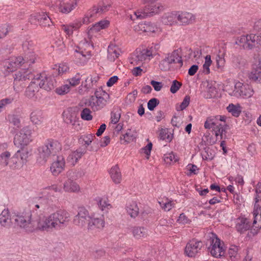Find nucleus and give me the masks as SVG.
Masks as SVG:
<instances>
[{
  "label": "nucleus",
  "mask_w": 261,
  "mask_h": 261,
  "mask_svg": "<svg viewBox=\"0 0 261 261\" xmlns=\"http://www.w3.org/2000/svg\"><path fill=\"white\" fill-rule=\"evenodd\" d=\"M70 219V214L64 209H59L48 216H37L34 211L27 210L19 214L15 221L27 232L36 231L49 232L65 228Z\"/></svg>",
  "instance_id": "f257e3e1"
},
{
  "label": "nucleus",
  "mask_w": 261,
  "mask_h": 261,
  "mask_svg": "<svg viewBox=\"0 0 261 261\" xmlns=\"http://www.w3.org/2000/svg\"><path fill=\"white\" fill-rule=\"evenodd\" d=\"M46 80L45 73H42L39 75H37L27 87L25 92V96L29 98H36V95L40 88H43L47 91L53 89L54 87V81L50 80L47 84H45V81Z\"/></svg>",
  "instance_id": "f03ea898"
},
{
  "label": "nucleus",
  "mask_w": 261,
  "mask_h": 261,
  "mask_svg": "<svg viewBox=\"0 0 261 261\" xmlns=\"http://www.w3.org/2000/svg\"><path fill=\"white\" fill-rule=\"evenodd\" d=\"M61 149L62 145L59 141L47 140L44 145L38 148L37 162L41 165L44 164L51 156L56 155Z\"/></svg>",
  "instance_id": "7ed1b4c3"
},
{
  "label": "nucleus",
  "mask_w": 261,
  "mask_h": 261,
  "mask_svg": "<svg viewBox=\"0 0 261 261\" xmlns=\"http://www.w3.org/2000/svg\"><path fill=\"white\" fill-rule=\"evenodd\" d=\"M109 97V95L107 92L99 88L95 91L94 95L91 96L85 103L93 111H98L106 106Z\"/></svg>",
  "instance_id": "20e7f679"
},
{
  "label": "nucleus",
  "mask_w": 261,
  "mask_h": 261,
  "mask_svg": "<svg viewBox=\"0 0 261 261\" xmlns=\"http://www.w3.org/2000/svg\"><path fill=\"white\" fill-rule=\"evenodd\" d=\"M155 54L154 48L150 47L143 49H136L132 56L130 63L134 65L140 66L145 61L150 60Z\"/></svg>",
  "instance_id": "39448f33"
},
{
  "label": "nucleus",
  "mask_w": 261,
  "mask_h": 261,
  "mask_svg": "<svg viewBox=\"0 0 261 261\" xmlns=\"http://www.w3.org/2000/svg\"><path fill=\"white\" fill-rule=\"evenodd\" d=\"M178 63L180 67L182 66L181 59V50L178 48L173 50L172 53L167 54L165 58L160 63V67L162 70H167L169 69L172 64Z\"/></svg>",
  "instance_id": "423d86ee"
},
{
  "label": "nucleus",
  "mask_w": 261,
  "mask_h": 261,
  "mask_svg": "<svg viewBox=\"0 0 261 261\" xmlns=\"http://www.w3.org/2000/svg\"><path fill=\"white\" fill-rule=\"evenodd\" d=\"M226 247L224 242L216 236H213L210 240L208 251L210 254L216 258H220L225 254Z\"/></svg>",
  "instance_id": "0eeeda50"
},
{
  "label": "nucleus",
  "mask_w": 261,
  "mask_h": 261,
  "mask_svg": "<svg viewBox=\"0 0 261 261\" xmlns=\"http://www.w3.org/2000/svg\"><path fill=\"white\" fill-rule=\"evenodd\" d=\"M254 93L253 87L247 84H243L240 82H237L234 85V89L228 94L236 97L249 98L251 97Z\"/></svg>",
  "instance_id": "6e6552de"
},
{
  "label": "nucleus",
  "mask_w": 261,
  "mask_h": 261,
  "mask_svg": "<svg viewBox=\"0 0 261 261\" xmlns=\"http://www.w3.org/2000/svg\"><path fill=\"white\" fill-rule=\"evenodd\" d=\"M143 9H139L134 13L137 18L143 19L147 16H152L158 14L163 9L160 3H147Z\"/></svg>",
  "instance_id": "1a4fd4ad"
},
{
  "label": "nucleus",
  "mask_w": 261,
  "mask_h": 261,
  "mask_svg": "<svg viewBox=\"0 0 261 261\" xmlns=\"http://www.w3.org/2000/svg\"><path fill=\"white\" fill-rule=\"evenodd\" d=\"M32 130L30 127H23L14 137L15 145L18 147L27 145L32 141Z\"/></svg>",
  "instance_id": "9d476101"
},
{
  "label": "nucleus",
  "mask_w": 261,
  "mask_h": 261,
  "mask_svg": "<svg viewBox=\"0 0 261 261\" xmlns=\"http://www.w3.org/2000/svg\"><path fill=\"white\" fill-rule=\"evenodd\" d=\"M88 229L90 230H101L105 225V217L98 213L90 214V218L87 223Z\"/></svg>",
  "instance_id": "9b49d317"
},
{
  "label": "nucleus",
  "mask_w": 261,
  "mask_h": 261,
  "mask_svg": "<svg viewBox=\"0 0 261 261\" xmlns=\"http://www.w3.org/2000/svg\"><path fill=\"white\" fill-rule=\"evenodd\" d=\"M226 119L224 115L210 116L206 118L204 126L206 129H214L223 126L226 123Z\"/></svg>",
  "instance_id": "f8f14e48"
},
{
  "label": "nucleus",
  "mask_w": 261,
  "mask_h": 261,
  "mask_svg": "<svg viewBox=\"0 0 261 261\" xmlns=\"http://www.w3.org/2000/svg\"><path fill=\"white\" fill-rule=\"evenodd\" d=\"M202 246V242L196 240H191L186 246L185 253L188 257H195L199 252Z\"/></svg>",
  "instance_id": "ddd939ff"
},
{
  "label": "nucleus",
  "mask_w": 261,
  "mask_h": 261,
  "mask_svg": "<svg viewBox=\"0 0 261 261\" xmlns=\"http://www.w3.org/2000/svg\"><path fill=\"white\" fill-rule=\"evenodd\" d=\"M74 174L73 170H69L66 172V176L68 179L66 180L63 184V189L67 192L77 193L80 192L81 188L80 186L73 179H71L72 175Z\"/></svg>",
  "instance_id": "4468645a"
},
{
  "label": "nucleus",
  "mask_w": 261,
  "mask_h": 261,
  "mask_svg": "<svg viewBox=\"0 0 261 261\" xmlns=\"http://www.w3.org/2000/svg\"><path fill=\"white\" fill-rule=\"evenodd\" d=\"M254 38V34H253L242 35L237 38L236 43L244 49H251L255 47Z\"/></svg>",
  "instance_id": "2eb2a0df"
},
{
  "label": "nucleus",
  "mask_w": 261,
  "mask_h": 261,
  "mask_svg": "<svg viewBox=\"0 0 261 261\" xmlns=\"http://www.w3.org/2000/svg\"><path fill=\"white\" fill-rule=\"evenodd\" d=\"M90 214L85 207H80L77 214L74 217L73 223L80 227H83L89 222Z\"/></svg>",
  "instance_id": "dca6fc26"
},
{
  "label": "nucleus",
  "mask_w": 261,
  "mask_h": 261,
  "mask_svg": "<svg viewBox=\"0 0 261 261\" xmlns=\"http://www.w3.org/2000/svg\"><path fill=\"white\" fill-rule=\"evenodd\" d=\"M28 152L26 150H18L12 156L11 166L16 167V169L21 167L27 161Z\"/></svg>",
  "instance_id": "f3484780"
},
{
  "label": "nucleus",
  "mask_w": 261,
  "mask_h": 261,
  "mask_svg": "<svg viewBox=\"0 0 261 261\" xmlns=\"http://www.w3.org/2000/svg\"><path fill=\"white\" fill-rule=\"evenodd\" d=\"M78 0H58L59 4H57L59 11L64 14H68L75 8Z\"/></svg>",
  "instance_id": "a211bd4d"
},
{
  "label": "nucleus",
  "mask_w": 261,
  "mask_h": 261,
  "mask_svg": "<svg viewBox=\"0 0 261 261\" xmlns=\"http://www.w3.org/2000/svg\"><path fill=\"white\" fill-rule=\"evenodd\" d=\"M28 72V71L22 70L19 71L15 74L14 81V88L16 91L19 92L24 87L23 83L21 82L29 79V74Z\"/></svg>",
  "instance_id": "6ab92c4d"
},
{
  "label": "nucleus",
  "mask_w": 261,
  "mask_h": 261,
  "mask_svg": "<svg viewBox=\"0 0 261 261\" xmlns=\"http://www.w3.org/2000/svg\"><path fill=\"white\" fill-rule=\"evenodd\" d=\"M252 214L253 216V227L254 228L251 229L248 232V235L250 237L256 234L261 228V210L253 209Z\"/></svg>",
  "instance_id": "aec40b11"
},
{
  "label": "nucleus",
  "mask_w": 261,
  "mask_h": 261,
  "mask_svg": "<svg viewBox=\"0 0 261 261\" xmlns=\"http://www.w3.org/2000/svg\"><path fill=\"white\" fill-rule=\"evenodd\" d=\"M65 161L62 156H58L57 159L53 162L50 167V170L54 176L60 174L65 169Z\"/></svg>",
  "instance_id": "412c9836"
},
{
  "label": "nucleus",
  "mask_w": 261,
  "mask_h": 261,
  "mask_svg": "<svg viewBox=\"0 0 261 261\" xmlns=\"http://www.w3.org/2000/svg\"><path fill=\"white\" fill-rule=\"evenodd\" d=\"M109 22L108 20H101L94 24L87 31L89 39L91 40L94 37H97L98 32L102 29L108 27Z\"/></svg>",
  "instance_id": "4be33fe9"
},
{
  "label": "nucleus",
  "mask_w": 261,
  "mask_h": 261,
  "mask_svg": "<svg viewBox=\"0 0 261 261\" xmlns=\"http://www.w3.org/2000/svg\"><path fill=\"white\" fill-rule=\"evenodd\" d=\"M134 30L138 33H154L158 31L155 24L150 22H142L134 26Z\"/></svg>",
  "instance_id": "5701e85b"
},
{
  "label": "nucleus",
  "mask_w": 261,
  "mask_h": 261,
  "mask_svg": "<svg viewBox=\"0 0 261 261\" xmlns=\"http://www.w3.org/2000/svg\"><path fill=\"white\" fill-rule=\"evenodd\" d=\"M178 24L188 25L193 23L195 19V16L191 13L186 11H177Z\"/></svg>",
  "instance_id": "b1692460"
},
{
  "label": "nucleus",
  "mask_w": 261,
  "mask_h": 261,
  "mask_svg": "<svg viewBox=\"0 0 261 261\" xmlns=\"http://www.w3.org/2000/svg\"><path fill=\"white\" fill-rule=\"evenodd\" d=\"M82 25L81 19H76L69 24H63L61 26V30L63 31L68 36L72 35L73 31L79 29Z\"/></svg>",
  "instance_id": "393cba45"
},
{
  "label": "nucleus",
  "mask_w": 261,
  "mask_h": 261,
  "mask_svg": "<svg viewBox=\"0 0 261 261\" xmlns=\"http://www.w3.org/2000/svg\"><path fill=\"white\" fill-rule=\"evenodd\" d=\"M162 22L166 25H174L177 24V12L173 11L165 14L162 17Z\"/></svg>",
  "instance_id": "a878e982"
},
{
  "label": "nucleus",
  "mask_w": 261,
  "mask_h": 261,
  "mask_svg": "<svg viewBox=\"0 0 261 261\" xmlns=\"http://www.w3.org/2000/svg\"><path fill=\"white\" fill-rule=\"evenodd\" d=\"M0 225L5 228H10L12 225L10 212L8 208H5L0 214Z\"/></svg>",
  "instance_id": "bb28decb"
},
{
  "label": "nucleus",
  "mask_w": 261,
  "mask_h": 261,
  "mask_svg": "<svg viewBox=\"0 0 261 261\" xmlns=\"http://www.w3.org/2000/svg\"><path fill=\"white\" fill-rule=\"evenodd\" d=\"M109 173L111 179L115 184H119L121 183L122 181V174L117 165L112 167Z\"/></svg>",
  "instance_id": "cd10ccee"
},
{
  "label": "nucleus",
  "mask_w": 261,
  "mask_h": 261,
  "mask_svg": "<svg viewBox=\"0 0 261 261\" xmlns=\"http://www.w3.org/2000/svg\"><path fill=\"white\" fill-rule=\"evenodd\" d=\"M137 132L134 128L127 129L126 132L120 137L122 143H128L134 141L137 137Z\"/></svg>",
  "instance_id": "c85d7f7f"
},
{
  "label": "nucleus",
  "mask_w": 261,
  "mask_h": 261,
  "mask_svg": "<svg viewBox=\"0 0 261 261\" xmlns=\"http://www.w3.org/2000/svg\"><path fill=\"white\" fill-rule=\"evenodd\" d=\"M30 121L35 125H40L43 122V112L39 110H33L30 115Z\"/></svg>",
  "instance_id": "c756f323"
},
{
  "label": "nucleus",
  "mask_w": 261,
  "mask_h": 261,
  "mask_svg": "<svg viewBox=\"0 0 261 261\" xmlns=\"http://www.w3.org/2000/svg\"><path fill=\"white\" fill-rule=\"evenodd\" d=\"M97 10V9L95 6H94L92 9H90L87 12L85 17L81 20L82 24H88L94 21L96 18L100 16L98 11Z\"/></svg>",
  "instance_id": "7c9ffc66"
},
{
  "label": "nucleus",
  "mask_w": 261,
  "mask_h": 261,
  "mask_svg": "<svg viewBox=\"0 0 261 261\" xmlns=\"http://www.w3.org/2000/svg\"><path fill=\"white\" fill-rule=\"evenodd\" d=\"M63 117L64 121L69 124L73 126L76 124L78 118L77 113L75 111H72L71 110H68L63 113Z\"/></svg>",
  "instance_id": "2f4dec72"
},
{
  "label": "nucleus",
  "mask_w": 261,
  "mask_h": 261,
  "mask_svg": "<svg viewBox=\"0 0 261 261\" xmlns=\"http://www.w3.org/2000/svg\"><path fill=\"white\" fill-rule=\"evenodd\" d=\"M249 77L250 80L260 83L261 82V63L258 64H254L252 69L249 74Z\"/></svg>",
  "instance_id": "473e14b6"
},
{
  "label": "nucleus",
  "mask_w": 261,
  "mask_h": 261,
  "mask_svg": "<svg viewBox=\"0 0 261 261\" xmlns=\"http://www.w3.org/2000/svg\"><path fill=\"white\" fill-rule=\"evenodd\" d=\"M120 50L119 48L113 44H110L108 48V59L110 61L113 62L120 55Z\"/></svg>",
  "instance_id": "72a5a7b5"
},
{
  "label": "nucleus",
  "mask_w": 261,
  "mask_h": 261,
  "mask_svg": "<svg viewBox=\"0 0 261 261\" xmlns=\"http://www.w3.org/2000/svg\"><path fill=\"white\" fill-rule=\"evenodd\" d=\"M11 154L8 151H5L0 154V166L2 167L9 166L11 169H16V167H12L11 165L12 156L11 158Z\"/></svg>",
  "instance_id": "f704fd0d"
},
{
  "label": "nucleus",
  "mask_w": 261,
  "mask_h": 261,
  "mask_svg": "<svg viewBox=\"0 0 261 261\" xmlns=\"http://www.w3.org/2000/svg\"><path fill=\"white\" fill-rule=\"evenodd\" d=\"M253 209L261 210V182L257 184L253 199Z\"/></svg>",
  "instance_id": "c9c22d12"
},
{
  "label": "nucleus",
  "mask_w": 261,
  "mask_h": 261,
  "mask_svg": "<svg viewBox=\"0 0 261 261\" xmlns=\"http://www.w3.org/2000/svg\"><path fill=\"white\" fill-rule=\"evenodd\" d=\"M131 232L136 239L145 238L148 235L147 229L143 227H134L132 228Z\"/></svg>",
  "instance_id": "e433bc0d"
},
{
  "label": "nucleus",
  "mask_w": 261,
  "mask_h": 261,
  "mask_svg": "<svg viewBox=\"0 0 261 261\" xmlns=\"http://www.w3.org/2000/svg\"><path fill=\"white\" fill-rule=\"evenodd\" d=\"M84 154V152L80 150L72 152L67 157V163L72 166H74Z\"/></svg>",
  "instance_id": "4c0bfd02"
},
{
  "label": "nucleus",
  "mask_w": 261,
  "mask_h": 261,
  "mask_svg": "<svg viewBox=\"0 0 261 261\" xmlns=\"http://www.w3.org/2000/svg\"><path fill=\"white\" fill-rule=\"evenodd\" d=\"M250 227L249 221L244 218H241L238 219L236 224V228L238 231L243 233L248 230Z\"/></svg>",
  "instance_id": "58836bf2"
},
{
  "label": "nucleus",
  "mask_w": 261,
  "mask_h": 261,
  "mask_svg": "<svg viewBox=\"0 0 261 261\" xmlns=\"http://www.w3.org/2000/svg\"><path fill=\"white\" fill-rule=\"evenodd\" d=\"M16 70V69L14 66L13 62H12L11 58L3 63L2 70L4 71L5 74L7 75Z\"/></svg>",
  "instance_id": "ea45409f"
},
{
  "label": "nucleus",
  "mask_w": 261,
  "mask_h": 261,
  "mask_svg": "<svg viewBox=\"0 0 261 261\" xmlns=\"http://www.w3.org/2000/svg\"><path fill=\"white\" fill-rule=\"evenodd\" d=\"M23 57V59H24V61L26 67L29 66L34 63L37 59V56L34 51L24 53V56Z\"/></svg>",
  "instance_id": "a19ab883"
},
{
  "label": "nucleus",
  "mask_w": 261,
  "mask_h": 261,
  "mask_svg": "<svg viewBox=\"0 0 261 261\" xmlns=\"http://www.w3.org/2000/svg\"><path fill=\"white\" fill-rule=\"evenodd\" d=\"M126 212L127 214L132 217H136L139 214V208L135 202L129 203L126 206Z\"/></svg>",
  "instance_id": "79ce46f5"
},
{
  "label": "nucleus",
  "mask_w": 261,
  "mask_h": 261,
  "mask_svg": "<svg viewBox=\"0 0 261 261\" xmlns=\"http://www.w3.org/2000/svg\"><path fill=\"white\" fill-rule=\"evenodd\" d=\"M226 109L229 113H231L233 116L236 117L240 116L242 111V107L239 104L233 105L230 103Z\"/></svg>",
  "instance_id": "37998d69"
},
{
  "label": "nucleus",
  "mask_w": 261,
  "mask_h": 261,
  "mask_svg": "<svg viewBox=\"0 0 261 261\" xmlns=\"http://www.w3.org/2000/svg\"><path fill=\"white\" fill-rule=\"evenodd\" d=\"M227 125L226 123L224 125L216 127L213 129L214 134L217 139H225V134L227 129Z\"/></svg>",
  "instance_id": "c03bdc74"
},
{
  "label": "nucleus",
  "mask_w": 261,
  "mask_h": 261,
  "mask_svg": "<svg viewBox=\"0 0 261 261\" xmlns=\"http://www.w3.org/2000/svg\"><path fill=\"white\" fill-rule=\"evenodd\" d=\"M7 120L10 124L17 128L21 126V121L19 116L15 114H9L7 116Z\"/></svg>",
  "instance_id": "a18cd8bd"
},
{
  "label": "nucleus",
  "mask_w": 261,
  "mask_h": 261,
  "mask_svg": "<svg viewBox=\"0 0 261 261\" xmlns=\"http://www.w3.org/2000/svg\"><path fill=\"white\" fill-rule=\"evenodd\" d=\"M159 203L165 211H169L175 205V202L168 199H163L162 201H159Z\"/></svg>",
  "instance_id": "49530a36"
},
{
  "label": "nucleus",
  "mask_w": 261,
  "mask_h": 261,
  "mask_svg": "<svg viewBox=\"0 0 261 261\" xmlns=\"http://www.w3.org/2000/svg\"><path fill=\"white\" fill-rule=\"evenodd\" d=\"M99 208L102 211H108L112 208L111 204L109 203L108 199L106 198H100L98 200Z\"/></svg>",
  "instance_id": "de8ad7c7"
},
{
  "label": "nucleus",
  "mask_w": 261,
  "mask_h": 261,
  "mask_svg": "<svg viewBox=\"0 0 261 261\" xmlns=\"http://www.w3.org/2000/svg\"><path fill=\"white\" fill-rule=\"evenodd\" d=\"M39 18V24L42 27H50L53 24L50 18L44 13H40Z\"/></svg>",
  "instance_id": "09e8293b"
},
{
  "label": "nucleus",
  "mask_w": 261,
  "mask_h": 261,
  "mask_svg": "<svg viewBox=\"0 0 261 261\" xmlns=\"http://www.w3.org/2000/svg\"><path fill=\"white\" fill-rule=\"evenodd\" d=\"M95 7L97 9V11H98L100 15H101L110 9L111 4L108 2H101Z\"/></svg>",
  "instance_id": "8fccbe9b"
},
{
  "label": "nucleus",
  "mask_w": 261,
  "mask_h": 261,
  "mask_svg": "<svg viewBox=\"0 0 261 261\" xmlns=\"http://www.w3.org/2000/svg\"><path fill=\"white\" fill-rule=\"evenodd\" d=\"M164 160L168 164H171L172 163H175L178 161V158L173 152H171L164 154Z\"/></svg>",
  "instance_id": "3c124183"
},
{
  "label": "nucleus",
  "mask_w": 261,
  "mask_h": 261,
  "mask_svg": "<svg viewBox=\"0 0 261 261\" xmlns=\"http://www.w3.org/2000/svg\"><path fill=\"white\" fill-rule=\"evenodd\" d=\"M12 62H13V65L17 69L18 68L22 66L26 67L25 64L24 63V59H23V57L22 56L18 57H14L11 58Z\"/></svg>",
  "instance_id": "603ef678"
},
{
  "label": "nucleus",
  "mask_w": 261,
  "mask_h": 261,
  "mask_svg": "<svg viewBox=\"0 0 261 261\" xmlns=\"http://www.w3.org/2000/svg\"><path fill=\"white\" fill-rule=\"evenodd\" d=\"M190 101V97L188 95H186L184 97L182 102H181L180 104L178 103L176 105V110L177 111H182L189 106Z\"/></svg>",
  "instance_id": "864d4df0"
},
{
  "label": "nucleus",
  "mask_w": 261,
  "mask_h": 261,
  "mask_svg": "<svg viewBox=\"0 0 261 261\" xmlns=\"http://www.w3.org/2000/svg\"><path fill=\"white\" fill-rule=\"evenodd\" d=\"M212 63L211 57L210 55H206L205 57V62L203 65V72L205 74H209L210 73V66Z\"/></svg>",
  "instance_id": "5fc2aeb1"
},
{
  "label": "nucleus",
  "mask_w": 261,
  "mask_h": 261,
  "mask_svg": "<svg viewBox=\"0 0 261 261\" xmlns=\"http://www.w3.org/2000/svg\"><path fill=\"white\" fill-rule=\"evenodd\" d=\"M54 69H56L58 71L57 74L60 75L68 72L69 68L66 64L61 63L58 66L55 65V67Z\"/></svg>",
  "instance_id": "6e6d98bb"
},
{
  "label": "nucleus",
  "mask_w": 261,
  "mask_h": 261,
  "mask_svg": "<svg viewBox=\"0 0 261 261\" xmlns=\"http://www.w3.org/2000/svg\"><path fill=\"white\" fill-rule=\"evenodd\" d=\"M81 76L79 74H76L74 76L67 80L70 87H74L80 83Z\"/></svg>",
  "instance_id": "4d7b16f0"
},
{
  "label": "nucleus",
  "mask_w": 261,
  "mask_h": 261,
  "mask_svg": "<svg viewBox=\"0 0 261 261\" xmlns=\"http://www.w3.org/2000/svg\"><path fill=\"white\" fill-rule=\"evenodd\" d=\"M81 117L84 120L89 121L92 119L91 112L88 108L84 109L81 113Z\"/></svg>",
  "instance_id": "13d9d810"
},
{
  "label": "nucleus",
  "mask_w": 261,
  "mask_h": 261,
  "mask_svg": "<svg viewBox=\"0 0 261 261\" xmlns=\"http://www.w3.org/2000/svg\"><path fill=\"white\" fill-rule=\"evenodd\" d=\"M70 90V86L67 84L56 88V92L59 95H64L68 93Z\"/></svg>",
  "instance_id": "bf43d9fd"
},
{
  "label": "nucleus",
  "mask_w": 261,
  "mask_h": 261,
  "mask_svg": "<svg viewBox=\"0 0 261 261\" xmlns=\"http://www.w3.org/2000/svg\"><path fill=\"white\" fill-rule=\"evenodd\" d=\"M238 247L235 245H231L228 250V254L232 260H234L238 257Z\"/></svg>",
  "instance_id": "052dcab7"
},
{
  "label": "nucleus",
  "mask_w": 261,
  "mask_h": 261,
  "mask_svg": "<svg viewBox=\"0 0 261 261\" xmlns=\"http://www.w3.org/2000/svg\"><path fill=\"white\" fill-rule=\"evenodd\" d=\"M24 53L32 52L34 51V43L32 41H25L22 44Z\"/></svg>",
  "instance_id": "680f3d73"
},
{
  "label": "nucleus",
  "mask_w": 261,
  "mask_h": 261,
  "mask_svg": "<svg viewBox=\"0 0 261 261\" xmlns=\"http://www.w3.org/2000/svg\"><path fill=\"white\" fill-rule=\"evenodd\" d=\"M14 100L13 97H7L2 99L0 100V113L3 110V109L8 105L12 103Z\"/></svg>",
  "instance_id": "e2e57ef3"
},
{
  "label": "nucleus",
  "mask_w": 261,
  "mask_h": 261,
  "mask_svg": "<svg viewBox=\"0 0 261 261\" xmlns=\"http://www.w3.org/2000/svg\"><path fill=\"white\" fill-rule=\"evenodd\" d=\"M181 86V83L176 80H174L171 84L170 91L172 93H175Z\"/></svg>",
  "instance_id": "0e129e2a"
},
{
  "label": "nucleus",
  "mask_w": 261,
  "mask_h": 261,
  "mask_svg": "<svg viewBox=\"0 0 261 261\" xmlns=\"http://www.w3.org/2000/svg\"><path fill=\"white\" fill-rule=\"evenodd\" d=\"M159 104V100L155 98H153L150 99L147 103V107L148 109L150 111H153L154 109Z\"/></svg>",
  "instance_id": "69168bd1"
},
{
  "label": "nucleus",
  "mask_w": 261,
  "mask_h": 261,
  "mask_svg": "<svg viewBox=\"0 0 261 261\" xmlns=\"http://www.w3.org/2000/svg\"><path fill=\"white\" fill-rule=\"evenodd\" d=\"M211 151L212 150L211 149L208 148L202 153V156L203 160L211 161L213 159L214 154L211 152Z\"/></svg>",
  "instance_id": "338daca9"
},
{
  "label": "nucleus",
  "mask_w": 261,
  "mask_h": 261,
  "mask_svg": "<svg viewBox=\"0 0 261 261\" xmlns=\"http://www.w3.org/2000/svg\"><path fill=\"white\" fill-rule=\"evenodd\" d=\"M120 114L118 112H112L111 113V123L116 124L119 121Z\"/></svg>",
  "instance_id": "774afa93"
}]
</instances>
